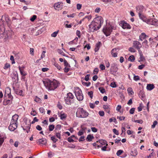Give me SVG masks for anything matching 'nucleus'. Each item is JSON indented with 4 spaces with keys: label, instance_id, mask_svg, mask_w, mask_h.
I'll return each instance as SVG.
<instances>
[{
    "label": "nucleus",
    "instance_id": "f257e3e1",
    "mask_svg": "<svg viewBox=\"0 0 158 158\" xmlns=\"http://www.w3.org/2000/svg\"><path fill=\"white\" fill-rule=\"evenodd\" d=\"M43 82L46 88L48 90H54L59 85L58 82L55 80L52 81L49 79H46L43 81Z\"/></svg>",
    "mask_w": 158,
    "mask_h": 158
},
{
    "label": "nucleus",
    "instance_id": "f03ea898",
    "mask_svg": "<svg viewBox=\"0 0 158 158\" xmlns=\"http://www.w3.org/2000/svg\"><path fill=\"white\" fill-rule=\"evenodd\" d=\"M3 21L2 19H0V38H3L5 37V39H6L9 37H10V33L11 32V31H6L5 34H4L5 32V28L4 27Z\"/></svg>",
    "mask_w": 158,
    "mask_h": 158
},
{
    "label": "nucleus",
    "instance_id": "7ed1b4c3",
    "mask_svg": "<svg viewBox=\"0 0 158 158\" xmlns=\"http://www.w3.org/2000/svg\"><path fill=\"white\" fill-rule=\"evenodd\" d=\"M76 114L77 117L84 118L88 116L89 113L83 108H78L77 109Z\"/></svg>",
    "mask_w": 158,
    "mask_h": 158
},
{
    "label": "nucleus",
    "instance_id": "20e7f679",
    "mask_svg": "<svg viewBox=\"0 0 158 158\" xmlns=\"http://www.w3.org/2000/svg\"><path fill=\"white\" fill-rule=\"evenodd\" d=\"M74 96L72 93H68L67 94V96L64 97L65 103L68 105H70L74 102Z\"/></svg>",
    "mask_w": 158,
    "mask_h": 158
},
{
    "label": "nucleus",
    "instance_id": "39448f33",
    "mask_svg": "<svg viewBox=\"0 0 158 158\" xmlns=\"http://www.w3.org/2000/svg\"><path fill=\"white\" fill-rule=\"evenodd\" d=\"M113 29L112 26L109 24L106 23V25L103 27L102 31L106 36H108L110 35Z\"/></svg>",
    "mask_w": 158,
    "mask_h": 158
},
{
    "label": "nucleus",
    "instance_id": "423d86ee",
    "mask_svg": "<svg viewBox=\"0 0 158 158\" xmlns=\"http://www.w3.org/2000/svg\"><path fill=\"white\" fill-rule=\"evenodd\" d=\"M77 99L79 101H81L83 99V96L81 90L78 87L76 89L74 92Z\"/></svg>",
    "mask_w": 158,
    "mask_h": 158
},
{
    "label": "nucleus",
    "instance_id": "0eeeda50",
    "mask_svg": "<svg viewBox=\"0 0 158 158\" xmlns=\"http://www.w3.org/2000/svg\"><path fill=\"white\" fill-rule=\"evenodd\" d=\"M93 21L97 23V24H98V28L101 27L102 24L103 23V20L102 18L100 16L95 18Z\"/></svg>",
    "mask_w": 158,
    "mask_h": 158
},
{
    "label": "nucleus",
    "instance_id": "6e6552de",
    "mask_svg": "<svg viewBox=\"0 0 158 158\" xmlns=\"http://www.w3.org/2000/svg\"><path fill=\"white\" fill-rule=\"evenodd\" d=\"M147 23L148 24L158 26V20L155 19H147Z\"/></svg>",
    "mask_w": 158,
    "mask_h": 158
},
{
    "label": "nucleus",
    "instance_id": "1a4fd4ad",
    "mask_svg": "<svg viewBox=\"0 0 158 158\" xmlns=\"http://www.w3.org/2000/svg\"><path fill=\"white\" fill-rule=\"evenodd\" d=\"M119 25L124 29H130L131 28V27L130 25L124 20L121 21L119 24Z\"/></svg>",
    "mask_w": 158,
    "mask_h": 158
},
{
    "label": "nucleus",
    "instance_id": "9d476101",
    "mask_svg": "<svg viewBox=\"0 0 158 158\" xmlns=\"http://www.w3.org/2000/svg\"><path fill=\"white\" fill-rule=\"evenodd\" d=\"M17 123L11 122L8 128L11 131H13L17 128Z\"/></svg>",
    "mask_w": 158,
    "mask_h": 158
},
{
    "label": "nucleus",
    "instance_id": "9b49d317",
    "mask_svg": "<svg viewBox=\"0 0 158 158\" xmlns=\"http://www.w3.org/2000/svg\"><path fill=\"white\" fill-rule=\"evenodd\" d=\"M62 3L60 2H58L54 4V7L55 9L57 10L61 9L62 8Z\"/></svg>",
    "mask_w": 158,
    "mask_h": 158
},
{
    "label": "nucleus",
    "instance_id": "f8f14e48",
    "mask_svg": "<svg viewBox=\"0 0 158 158\" xmlns=\"http://www.w3.org/2000/svg\"><path fill=\"white\" fill-rule=\"evenodd\" d=\"M133 44L134 47L137 49H140L142 47L141 44L137 41H134L133 42Z\"/></svg>",
    "mask_w": 158,
    "mask_h": 158
},
{
    "label": "nucleus",
    "instance_id": "ddd939ff",
    "mask_svg": "<svg viewBox=\"0 0 158 158\" xmlns=\"http://www.w3.org/2000/svg\"><path fill=\"white\" fill-rule=\"evenodd\" d=\"M110 69L114 72H117L118 70L117 64L115 63H113L111 64Z\"/></svg>",
    "mask_w": 158,
    "mask_h": 158
},
{
    "label": "nucleus",
    "instance_id": "4468645a",
    "mask_svg": "<svg viewBox=\"0 0 158 158\" xmlns=\"http://www.w3.org/2000/svg\"><path fill=\"white\" fill-rule=\"evenodd\" d=\"M136 11L138 14L142 13L144 7L141 5H139L136 7Z\"/></svg>",
    "mask_w": 158,
    "mask_h": 158
},
{
    "label": "nucleus",
    "instance_id": "2eb2a0df",
    "mask_svg": "<svg viewBox=\"0 0 158 158\" xmlns=\"http://www.w3.org/2000/svg\"><path fill=\"white\" fill-rule=\"evenodd\" d=\"M93 23H91V24L89 25V32H94L97 30L96 28L93 25Z\"/></svg>",
    "mask_w": 158,
    "mask_h": 158
},
{
    "label": "nucleus",
    "instance_id": "dca6fc26",
    "mask_svg": "<svg viewBox=\"0 0 158 158\" xmlns=\"http://www.w3.org/2000/svg\"><path fill=\"white\" fill-rule=\"evenodd\" d=\"M47 142V140L45 139L42 138L39 139L38 140L37 143H38L39 144H42L44 145Z\"/></svg>",
    "mask_w": 158,
    "mask_h": 158
},
{
    "label": "nucleus",
    "instance_id": "f3484780",
    "mask_svg": "<svg viewBox=\"0 0 158 158\" xmlns=\"http://www.w3.org/2000/svg\"><path fill=\"white\" fill-rule=\"evenodd\" d=\"M18 117L19 116L17 114H15L12 116L11 122L17 123Z\"/></svg>",
    "mask_w": 158,
    "mask_h": 158
},
{
    "label": "nucleus",
    "instance_id": "a211bd4d",
    "mask_svg": "<svg viewBox=\"0 0 158 158\" xmlns=\"http://www.w3.org/2000/svg\"><path fill=\"white\" fill-rule=\"evenodd\" d=\"M101 42H98L96 44L95 46V48H94V51L95 52H98L101 46Z\"/></svg>",
    "mask_w": 158,
    "mask_h": 158
},
{
    "label": "nucleus",
    "instance_id": "6ab92c4d",
    "mask_svg": "<svg viewBox=\"0 0 158 158\" xmlns=\"http://www.w3.org/2000/svg\"><path fill=\"white\" fill-rule=\"evenodd\" d=\"M147 36L144 33H142L139 36V40L142 41L143 40L146 39Z\"/></svg>",
    "mask_w": 158,
    "mask_h": 158
},
{
    "label": "nucleus",
    "instance_id": "aec40b11",
    "mask_svg": "<svg viewBox=\"0 0 158 158\" xmlns=\"http://www.w3.org/2000/svg\"><path fill=\"white\" fill-rule=\"evenodd\" d=\"M139 18L140 19L142 20L143 22H145L147 23L146 19V17L143 15L142 13L138 14Z\"/></svg>",
    "mask_w": 158,
    "mask_h": 158
},
{
    "label": "nucleus",
    "instance_id": "412c9836",
    "mask_svg": "<svg viewBox=\"0 0 158 158\" xmlns=\"http://www.w3.org/2000/svg\"><path fill=\"white\" fill-rule=\"evenodd\" d=\"M155 87L153 84H148L147 86V89L149 90H151L154 88Z\"/></svg>",
    "mask_w": 158,
    "mask_h": 158
},
{
    "label": "nucleus",
    "instance_id": "4be33fe9",
    "mask_svg": "<svg viewBox=\"0 0 158 158\" xmlns=\"http://www.w3.org/2000/svg\"><path fill=\"white\" fill-rule=\"evenodd\" d=\"M94 138V137L93 135L89 134L88 135L87 138H86V140L90 142Z\"/></svg>",
    "mask_w": 158,
    "mask_h": 158
},
{
    "label": "nucleus",
    "instance_id": "5701e85b",
    "mask_svg": "<svg viewBox=\"0 0 158 158\" xmlns=\"http://www.w3.org/2000/svg\"><path fill=\"white\" fill-rule=\"evenodd\" d=\"M24 67H19V69L21 75L23 76H25L27 75L26 73L23 72Z\"/></svg>",
    "mask_w": 158,
    "mask_h": 158
},
{
    "label": "nucleus",
    "instance_id": "b1692460",
    "mask_svg": "<svg viewBox=\"0 0 158 158\" xmlns=\"http://www.w3.org/2000/svg\"><path fill=\"white\" fill-rule=\"evenodd\" d=\"M138 154L137 151L136 149H133L131 151V155L134 156H135Z\"/></svg>",
    "mask_w": 158,
    "mask_h": 158
},
{
    "label": "nucleus",
    "instance_id": "393cba45",
    "mask_svg": "<svg viewBox=\"0 0 158 158\" xmlns=\"http://www.w3.org/2000/svg\"><path fill=\"white\" fill-rule=\"evenodd\" d=\"M138 95L139 97L143 98L145 96V95L144 94V92L143 90H141L139 93Z\"/></svg>",
    "mask_w": 158,
    "mask_h": 158
},
{
    "label": "nucleus",
    "instance_id": "a878e982",
    "mask_svg": "<svg viewBox=\"0 0 158 158\" xmlns=\"http://www.w3.org/2000/svg\"><path fill=\"white\" fill-rule=\"evenodd\" d=\"M97 142H99L101 144L103 145H105V144H106V146H107L108 145V144L106 143L107 142L105 140H104L102 139H99L98 140V141H97Z\"/></svg>",
    "mask_w": 158,
    "mask_h": 158
},
{
    "label": "nucleus",
    "instance_id": "bb28decb",
    "mask_svg": "<svg viewBox=\"0 0 158 158\" xmlns=\"http://www.w3.org/2000/svg\"><path fill=\"white\" fill-rule=\"evenodd\" d=\"M24 123H25V125H24V127L26 128L27 129H30V127L31 126V124L30 123H29L28 124H27V121H25L24 122Z\"/></svg>",
    "mask_w": 158,
    "mask_h": 158
},
{
    "label": "nucleus",
    "instance_id": "cd10ccee",
    "mask_svg": "<svg viewBox=\"0 0 158 158\" xmlns=\"http://www.w3.org/2000/svg\"><path fill=\"white\" fill-rule=\"evenodd\" d=\"M127 91L128 93L131 95H133L134 94L133 91L131 87H129L127 89Z\"/></svg>",
    "mask_w": 158,
    "mask_h": 158
},
{
    "label": "nucleus",
    "instance_id": "c85d7f7f",
    "mask_svg": "<svg viewBox=\"0 0 158 158\" xmlns=\"http://www.w3.org/2000/svg\"><path fill=\"white\" fill-rule=\"evenodd\" d=\"M15 93L19 95L20 96H23V91L21 90L16 89L15 90Z\"/></svg>",
    "mask_w": 158,
    "mask_h": 158
},
{
    "label": "nucleus",
    "instance_id": "c756f323",
    "mask_svg": "<svg viewBox=\"0 0 158 158\" xmlns=\"http://www.w3.org/2000/svg\"><path fill=\"white\" fill-rule=\"evenodd\" d=\"M148 42L146 40H145L142 43L143 46L146 48H147L149 46L148 44Z\"/></svg>",
    "mask_w": 158,
    "mask_h": 158
},
{
    "label": "nucleus",
    "instance_id": "7c9ffc66",
    "mask_svg": "<svg viewBox=\"0 0 158 158\" xmlns=\"http://www.w3.org/2000/svg\"><path fill=\"white\" fill-rule=\"evenodd\" d=\"M3 105H6L8 104H10L11 103V102L10 100H6V101L4 100L3 102Z\"/></svg>",
    "mask_w": 158,
    "mask_h": 158
},
{
    "label": "nucleus",
    "instance_id": "2f4dec72",
    "mask_svg": "<svg viewBox=\"0 0 158 158\" xmlns=\"http://www.w3.org/2000/svg\"><path fill=\"white\" fill-rule=\"evenodd\" d=\"M116 50V49H113L111 51V54H112V56L114 57H116L117 56V53L116 52H115L113 53V52Z\"/></svg>",
    "mask_w": 158,
    "mask_h": 158
},
{
    "label": "nucleus",
    "instance_id": "473e14b6",
    "mask_svg": "<svg viewBox=\"0 0 158 158\" xmlns=\"http://www.w3.org/2000/svg\"><path fill=\"white\" fill-rule=\"evenodd\" d=\"M135 60V57L133 55H131L128 58V60L131 61V62H133Z\"/></svg>",
    "mask_w": 158,
    "mask_h": 158
},
{
    "label": "nucleus",
    "instance_id": "72a5a7b5",
    "mask_svg": "<svg viewBox=\"0 0 158 158\" xmlns=\"http://www.w3.org/2000/svg\"><path fill=\"white\" fill-rule=\"evenodd\" d=\"M60 116V119L63 120V119L66 118L67 117V115L64 113L61 114Z\"/></svg>",
    "mask_w": 158,
    "mask_h": 158
},
{
    "label": "nucleus",
    "instance_id": "f704fd0d",
    "mask_svg": "<svg viewBox=\"0 0 158 158\" xmlns=\"http://www.w3.org/2000/svg\"><path fill=\"white\" fill-rule=\"evenodd\" d=\"M55 126L54 125L52 124L50 125L49 126V130L50 131H52L54 129Z\"/></svg>",
    "mask_w": 158,
    "mask_h": 158
},
{
    "label": "nucleus",
    "instance_id": "c9c22d12",
    "mask_svg": "<svg viewBox=\"0 0 158 158\" xmlns=\"http://www.w3.org/2000/svg\"><path fill=\"white\" fill-rule=\"evenodd\" d=\"M98 89L102 94H103L106 92L105 89L102 87H100Z\"/></svg>",
    "mask_w": 158,
    "mask_h": 158
},
{
    "label": "nucleus",
    "instance_id": "e433bc0d",
    "mask_svg": "<svg viewBox=\"0 0 158 158\" xmlns=\"http://www.w3.org/2000/svg\"><path fill=\"white\" fill-rule=\"evenodd\" d=\"M57 52L61 55L64 56H66L64 53L60 49H58L57 50Z\"/></svg>",
    "mask_w": 158,
    "mask_h": 158
},
{
    "label": "nucleus",
    "instance_id": "4c0bfd02",
    "mask_svg": "<svg viewBox=\"0 0 158 158\" xmlns=\"http://www.w3.org/2000/svg\"><path fill=\"white\" fill-rule=\"evenodd\" d=\"M35 101L38 103H40L41 102V99L39 97L36 96L35 99Z\"/></svg>",
    "mask_w": 158,
    "mask_h": 158
},
{
    "label": "nucleus",
    "instance_id": "58836bf2",
    "mask_svg": "<svg viewBox=\"0 0 158 158\" xmlns=\"http://www.w3.org/2000/svg\"><path fill=\"white\" fill-rule=\"evenodd\" d=\"M64 65L65 67H70V66L66 60H64Z\"/></svg>",
    "mask_w": 158,
    "mask_h": 158
},
{
    "label": "nucleus",
    "instance_id": "ea45409f",
    "mask_svg": "<svg viewBox=\"0 0 158 158\" xmlns=\"http://www.w3.org/2000/svg\"><path fill=\"white\" fill-rule=\"evenodd\" d=\"M123 152V151L122 150H119L117 151L116 155L117 156H119Z\"/></svg>",
    "mask_w": 158,
    "mask_h": 158
},
{
    "label": "nucleus",
    "instance_id": "a19ab883",
    "mask_svg": "<svg viewBox=\"0 0 158 158\" xmlns=\"http://www.w3.org/2000/svg\"><path fill=\"white\" fill-rule=\"evenodd\" d=\"M110 86L112 88H115L117 86L116 85L114 82H113L111 83L110 84Z\"/></svg>",
    "mask_w": 158,
    "mask_h": 158
},
{
    "label": "nucleus",
    "instance_id": "79ce46f5",
    "mask_svg": "<svg viewBox=\"0 0 158 158\" xmlns=\"http://www.w3.org/2000/svg\"><path fill=\"white\" fill-rule=\"evenodd\" d=\"M157 122L156 120L154 121L153 123V125H152V128H154L155 127V126L157 124Z\"/></svg>",
    "mask_w": 158,
    "mask_h": 158
},
{
    "label": "nucleus",
    "instance_id": "37998d69",
    "mask_svg": "<svg viewBox=\"0 0 158 158\" xmlns=\"http://www.w3.org/2000/svg\"><path fill=\"white\" fill-rule=\"evenodd\" d=\"M88 95L91 98H92L93 97V92L92 91L89 92L88 93Z\"/></svg>",
    "mask_w": 158,
    "mask_h": 158
},
{
    "label": "nucleus",
    "instance_id": "c03bdc74",
    "mask_svg": "<svg viewBox=\"0 0 158 158\" xmlns=\"http://www.w3.org/2000/svg\"><path fill=\"white\" fill-rule=\"evenodd\" d=\"M4 138L0 136V146L2 144L4 141Z\"/></svg>",
    "mask_w": 158,
    "mask_h": 158
},
{
    "label": "nucleus",
    "instance_id": "a18cd8bd",
    "mask_svg": "<svg viewBox=\"0 0 158 158\" xmlns=\"http://www.w3.org/2000/svg\"><path fill=\"white\" fill-rule=\"evenodd\" d=\"M37 16L36 15H33L32 17L30 19V20L32 22H33L36 19Z\"/></svg>",
    "mask_w": 158,
    "mask_h": 158
},
{
    "label": "nucleus",
    "instance_id": "49530a36",
    "mask_svg": "<svg viewBox=\"0 0 158 158\" xmlns=\"http://www.w3.org/2000/svg\"><path fill=\"white\" fill-rule=\"evenodd\" d=\"M134 122L135 123H137L141 124H142L143 122V121L142 120H134Z\"/></svg>",
    "mask_w": 158,
    "mask_h": 158
},
{
    "label": "nucleus",
    "instance_id": "de8ad7c7",
    "mask_svg": "<svg viewBox=\"0 0 158 158\" xmlns=\"http://www.w3.org/2000/svg\"><path fill=\"white\" fill-rule=\"evenodd\" d=\"M58 31H55V32H54L53 33L51 34V36L52 37H56L57 36V35L58 33Z\"/></svg>",
    "mask_w": 158,
    "mask_h": 158
},
{
    "label": "nucleus",
    "instance_id": "09e8293b",
    "mask_svg": "<svg viewBox=\"0 0 158 158\" xmlns=\"http://www.w3.org/2000/svg\"><path fill=\"white\" fill-rule=\"evenodd\" d=\"M51 140L54 143H56L58 141V139L55 138V136H52L51 138Z\"/></svg>",
    "mask_w": 158,
    "mask_h": 158
},
{
    "label": "nucleus",
    "instance_id": "8fccbe9b",
    "mask_svg": "<svg viewBox=\"0 0 158 158\" xmlns=\"http://www.w3.org/2000/svg\"><path fill=\"white\" fill-rule=\"evenodd\" d=\"M82 84L84 85H86L87 86H88L90 85L91 83L90 82H82Z\"/></svg>",
    "mask_w": 158,
    "mask_h": 158
},
{
    "label": "nucleus",
    "instance_id": "3c124183",
    "mask_svg": "<svg viewBox=\"0 0 158 158\" xmlns=\"http://www.w3.org/2000/svg\"><path fill=\"white\" fill-rule=\"evenodd\" d=\"M92 23H93V24H94V27H95L96 28L97 30H98L100 27L98 28V24H97V23H96L92 21Z\"/></svg>",
    "mask_w": 158,
    "mask_h": 158
},
{
    "label": "nucleus",
    "instance_id": "603ef678",
    "mask_svg": "<svg viewBox=\"0 0 158 158\" xmlns=\"http://www.w3.org/2000/svg\"><path fill=\"white\" fill-rule=\"evenodd\" d=\"M54 66L59 70L61 69V67L60 65L57 63H55L54 64Z\"/></svg>",
    "mask_w": 158,
    "mask_h": 158
},
{
    "label": "nucleus",
    "instance_id": "864d4df0",
    "mask_svg": "<svg viewBox=\"0 0 158 158\" xmlns=\"http://www.w3.org/2000/svg\"><path fill=\"white\" fill-rule=\"evenodd\" d=\"M133 79L135 81H137L139 80V77L138 76L134 75Z\"/></svg>",
    "mask_w": 158,
    "mask_h": 158
},
{
    "label": "nucleus",
    "instance_id": "5fc2aeb1",
    "mask_svg": "<svg viewBox=\"0 0 158 158\" xmlns=\"http://www.w3.org/2000/svg\"><path fill=\"white\" fill-rule=\"evenodd\" d=\"M31 114L33 116H35L36 115V112L35 110H33L32 109V111L31 112Z\"/></svg>",
    "mask_w": 158,
    "mask_h": 158
},
{
    "label": "nucleus",
    "instance_id": "6e6d98bb",
    "mask_svg": "<svg viewBox=\"0 0 158 158\" xmlns=\"http://www.w3.org/2000/svg\"><path fill=\"white\" fill-rule=\"evenodd\" d=\"M113 132L115 135H119L118 131L115 129L114 128L113 130Z\"/></svg>",
    "mask_w": 158,
    "mask_h": 158
},
{
    "label": "nucleus",
    "instance_id": "4d7b16f0",
    "mask_svg": "<svg viewBox=\"0 0 158 158\" xmlns=\"http://www.w3.org/2000/svg\"><path fill=\"white\" fill-rule=\"evenodd\" d=\"M56 137L60 139H61V135L59 132H56Z\"/></svg>",
    "mask_w": 158,
    "mask_h": 158
},
{
    "label": "nucleus",
    "instance_id": "13d9d810",
    "mask_svg": "<svg viewBox=\"0 0 158 158\" xmlns=\"http://www.w3.org/2000/svg\"><path fill=\"white\" fill-rule=\"evenodd\" d=\"M10 60L11 61L12 64H14L15 63V61L14 59V57L13 56H11L10 57Z\"/></svg>",
    "mask_w": 158,
    "mask_h": 158
},
{
    "label": "nucleus",
    "instance_id": "bf43d9fd",
    "mask_svg": "<svg viewBox=\"0 0 158 158\" xmlns=\"http://www.w3.org/2000/svg\"><path fill=\"white\" fill-rule=\"evenodd\" d=\"M135 108H131L129 111V112L130 114H133L134 112Z\"/></svg>",
    "mask_w": 158,
    "mask_h": 158
},
{
    "label": "nucleus",
    "instance_id": "052dcab7",
    "mask_svg": "<svg viewBox=\"0 0 158 158\" xmlns=\"http://www.w3.org/2000/svg\"><path fill=\"white\" fill-rule=\"evenodd\" d=\"M85 137L84 136H81L79 139V142H81L84 141L85 140Z\"/></svg>",
    "mask_w": 158,
    "mask_h": 158
},
{
    "label": "nucleus",
    "instance_id": "680f3d73",
    "mask_svg": "<svg viewBox=\"0 0 158 158\" xmlns=\"http://www.w3.org/2000/svg\"><path fill=\"white\" fill-rule=\"evenodd\" d=\"M98 114L101 116H103L104 115V112L103 111H100L98 112Z\"/></svg>",
    "mask_w": 158,
    "mask_h": 158
},
{
    "label": "nucleus",
    "instance_id": "e2e57ef3",
    "mask_svg": "<svg viewBox=\"0 0 158 158\" xmlns=\"http://www.w3.org/2000/svg\"><path fill=\"white\" fill-rule=\"evenodd\" d=\"M90 75V74H88L85 76V79L86 81H88L89 80V77Z\"/></svg>",
    "mask_w": 158,
    "mask_h": 158
},
{
    "label": "nucleus",
    "instance_id": "0e129e2a",
    "mask_svg": "<svg viewBox=\"0 0 158 158\" xmlns=\"http://www.w3.org/2000/svg\"><path fill=\"white\" fill-rule=\"evenodd\" d=\"M100 68L102 70H103L105 69V65L103 64H101L100 65Z\"/></svg>",
    "mask_w": 158,
    "mask_h": 158
},
{
    "label": "nucleus",
    "instance_id": "69168bd1",
    "mask_svg": "<svg viewBox=\"0 0 158 158\" xmlns=\"http://www.w3.org/2000/svg\"><path fill=\"white\" fill-rule=\"evenodd\" d=\"M40 112L42 113H44L45 110L43 107H40L39 109Z\"/></svg>",
    "mask_w": 158,
    "mask_h": 158
},
{
    "label": "nucleus",
    "instance_id": "338daca9",
    "mask_svg": "<svg viewBox=\"0 0 158 158\" xmlns=\"http://www.w3.org/2000/svg\"><path fill=\"white\" fill-rule=\"evenodd\" d=\"M68 141L69 142H73L74 141V140H73L72 139V138L71 137H69L68 138Z\"/></svg>",
    "mask_w": 158,
    "mask_h": 158
},
{
    "label": "nucleus",
    "instance_id": "774afa93",
    "mask_svg": "<svg viewBox=\"0 0 158 158\" xmlns=\"http://www.w3.org/2000/svg\"><path fill=\"white\" fill-rule=\"evenodd\" d=\"M36 129L38 130V131H41L42 129V127L41 126L39 125H37L36 126Z\"/></svg>",
    "mask_w": 158,
    "mask_h": 158
}]
</instances>
